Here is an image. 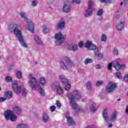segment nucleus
<instances>
[{"mask_svg":"<svg viewBox=\"0 0 128 128\" xmlns=\"http://www.w3.org/2000/svg\"><path fill=\"white\" fill-rule=\"evenodd\" d=\"M8 30L10 32H14V34L22 46H23V48H28L26 42L24 40V36L22 34V26H20V25L12 23L8 26Z\"/></svg>","mask_w":128,"mask_h":128,"instance_id":"obj_1","label":"nucleus"},{"mask_svg":"<svg viewBox=\"0 0 128 128\" xmlns=\"http://www.w3.org/2000/svg\"><path fill=\"white\" fill-rule=\"evenodd\" d=\"M73 94L68 92L66 94V96L69 100V104L72 108L76 110L78 108V104L76 102V100H80L82 99V96H80V91L78 90H74Z\"/></svg>","mask_w":128,"mask_h":128,"instance_id":"obj_2","label":"nucleus"},{"mask_svg":"<svg viewBox=\"0 0 128 128\" xmlns=\"http://www.w3.org/2000/svg\"><path fill=\"white\" fill-rule=\"evenodd\" d=\"M20 16L21 18H23L24 20L26 22V30H28L31 32H34V23L32 21H30L28 18L26 13L24 12H21L20 13Z\"/></svg>","mask_w":128,"mask_h":128,"instance_id":"obj_3","label":"nucleus"},{"mask_svg":"<svg viewBox=\"0 0 128 128\" xmlns=\"http://www.w3.org/2000/svg\"><path fill=\"white\" fill-rule=\"evenodd\" d=\"M12 88L16 94H20L22 92V96H26V90L23 85L18 86V82L14 81L12 82Z\"/></svg>","mask_w":128,"mask_h":128,"instance_id":"obj_4","label":"nucleus"},{"mask_svg":"<svg viewBox=\"0 0 128 128\" xmlns=\"http://www.w3.org/2000/svg\"><path fill=\"white\" fill-rule=\"evenodd\" d=\"M28 78L29 80L28 84L30 86V88L33 90H36L40 86V84L38 83V80L36 78L32 76V74H30L28 76Z\"/></svg>","mask_w":128,"mask_h":128,"instance_id":"obj_5","label":"nucleus"},{"mask_svg":"<svg viewBox=\"0 0 128 128\" xmlns=\"http://www.w3.org/2000/svg\"><path fill=\"white\" fill-rule=\"evenodd\" d=\"M112 66H114L117 71L119 70H124L126 68V65L124 64H120L118 60H116L110 63L108 66V70H112Z\"/></svg>","mask_w":128,"mask_h":128,"instance_id":"obj_6","label":"nucleus"},{"mask_svg":"<svg viewBox=\"0 0 128 128\" xmlns=\"http://www.w3.org/2000/svg\"><path fill=\"white\" fill-rule=\"evenodd\" d=\"M103 118L106 122H108L110 120V122H114L116 118V112H114L112 116L111 119L110 120L108 116V108H106L102 112Z\"/></svg>","mask_w":128,"mask_h":128,"instance_id":"obj_7","label":"nucleus"},{"mask_svg":"<svg viewBox=\"0 0 128 128\" xmlns=\"http://www.w3.org/2000/svg\"><path fill=\"white\" fill-rule=\"evenodd\" d=\"M54 38L56 40L55 44L56 46H60L62 42H64V40L66 38V34H62L61 32L55 34Z\"/></svg>","mask_w":128,"mask_h":128,"instance_id":"obj_8","label":"nucleus"},{"mask_svg":"<svg viewBox=\"0 0 128 128\" xmlns=\"http://www.w3.org/2000/svg\"><path fill=\"white\" fill-rule=\"evenodd\" d=\"M116 84L112 82H110L106 87V91L107 92H114V90H116Z\"/></svg>","mask_w":128,"mask_h":128,"instance_id":"obj_9","label":"nucleus"},{"mask_svg":"<svg viewBox=\"0 0 128 128\" xmlns=\"http://www.w3.org/2000/svg\"><path fill=\"white\" fill-rule=\"evenodd\" d=\"M92 6H94L92 2L89 1L88 2V8L86 10V12L84 13L85 16L88 17L92 14Z\"/></svg>","mask_w":128,"mask_h":128,"instance_id":"obj_10","label":"nucleus"},{"mask_svg":"<svg viewBox=\"0 0 128 128\" xmlns=\"http://www.w3.org/2000/svg\"><path fill=\"white\" fill-rule=\"evenodd\" d=\"M72 6V4L70 2L66 0L64 2L63 10L65 12H68L70 10V6Z\"/></svg>","mask_w":128,"mask_h":128,"instance_id":"obj_11","label":"nucleus"},{"mask_svg":"<svg viewBox=\"0 0 128 128\" xmlns=\"http://www.w3.org/2000/svg\"><path fill=\"white\" fill-rule=\"evenodd\" d=\"M64 28H66V21L64 20H60L56 26V28L62 30H64Z\"/></svg>","mask_w":128,"mask_h":128,"instance_id":"obj_12","label":"nucleus"},{"mask_svg":"<svg viewBox=\"0 0 128 128\" xmlns=\"http://www.w3.org/2000/svg\"><path fill=\"white\" fill-rule=\"evenodd\" d=\"M63 60L65 62L66 64H67V66H74V62H72L68 56H65L63 58Z\"/></svg>","mask_w":128,"mask_h":128,"instance_id":"obj_13","label":"nucleus"},{"mask_svg":"<svg viewBox=\"0 0 128 128\" xmlns=\"http://www.w3.org/2000/svg\"><path fill=\"white\" fill-rule=\"evenodd\" d=\"M94 52L95 54L96 60H102V54L100 53V48L97 47L94 50Z\"/></svg>","mask_w":128,"mask_h":128,"instance_id":"obj_14","label":"nucleus"},{"mask_svg":"<svg viewBox=\"0 0 128 128\" xmlns=\"http://www.w3.org/2000/svg\"><path fill=\"white\" fill-rule=\"evenodd\" d=\"M85 46H86V48H89V50H94L95 48H98V46H96L94 44H92V42H90V41H88L85 44Z\"/></svg>","mask_w":128,"mask_h":128,"instance_id":"obj_15","label":"nucleus"},{"mask_svg":"<svg viewBox=\"0 0 128 128\" xmlns=\"http://www.w3.org/2000/svg\"><path fill=\"white\" fill-rule=\"evenodd\" d=\"M12 112L10 110H7L4 112V116L6 120H10V118L12 116Z\"/></svg>","mask_w":128,"mask_h":128,"instance_id":"obj_16","label":"nucleus"},{"mask_svg":"<svg viewBox=\"0 0 128 128\" xmlns=\"http://www.w3.org/2000/svg\"><path fill=\"white\" fill-rule=\"evenodd\" d=\"M68 50H72V52H76L78 50V44H70L68 47Z\"/></svg>","mask_w":128,"mask_h":128,"instance_id":"obj_17","label":"nucleus"},{"mask_svg":"<svg viewBox=\"0 0 128 128\" xmlns=\"http://www.w3.org/2000/svg\"><path fill=\"white\" fill-rule=\"evenodd\" d=\"M59 80H60L62 84H68V80L64 75H60L59 76Z\"/></svg>","mask_w":128,"mask_h":128,"instance_id":"obj_18","label":"nucleus"},{"mask_svg":"<svg viewBox=\"0 0 128 128\" xmlns=\"http://www.w3.org/2000/svg\"><path fill=\"white\" fill-rule=\"evenodd\" d=\"M34 40L38 46H42V40H40V38L38 36H34Z\"/></svg>","mask_w":128,"mask_h":128,"instance_id":"obj_19","label":"nucleus"},{"mask_svg":"<svg viewBox=\"0 0 128 128\" xmlns=\"http://www.w3.org/2000/svg\"><path fill=\"white\" fill-rule=\"evenodd\" d=\"M42 120L44 122L46 123L48 122H50V116L48 114H44L42 116Z\"/></svg>","mask_w":128,"mask_h":128,"instance_id":"obj_20","label":"nucleus"},{"mask_svg":"<svg viewBox=\"0 0 128 128\" xmlns=\"http://www.w3.org/2000/svg\"><path fill=\"white\" fill-rule=\"evenodd\" d=\"M66 118H67L68 126H72V124H74V120H72V118L70 116H66Z\"/></svg>","mask_w":128,"mask_h":128,"instance_id":"obj_21","label":"nucleus"},{"mask_svg":"<svg viewBox=\"0 0 128 128\" xmlns=\"http://www.w3.org/2000/svg\"><path fill=\"white\" fill-rule=\"evenodd\" d=\"M5 98L10 100V98H12V92L10 91H7L4 94Z\"/></svg>","mask_w":128,"mask_h":128,"instance_id":"obj_22","label":"nucleus"},{"mask_svg":"<svg viewBox=\"0 0 128 128\" xmlns=\"http://www.w3.org/2000/svg\"><path fill=\"white\" fill-rule=\"evenodd\" d=\"M13 112L14 114H22V109L18 106H15L14 108Z\"/></svg>","mask_w":128,"mask_h":128,"instance_id":"obj_23","label":"nucleus"},{"mask_svg":"<svg viewBox=\"0 0 128 128\" xmlns=\"http://www.w3.org/2000/svg\"><path fill=\"white\" fill-rule=\"evenodd\" d=\"M124 21L121 22L117 26V29L118 30H122L124 28Z\"/></svg>","mask_w":128,"mask_h":128,"instance_id":"obj_24","label":"nucleus"},{"mask_svg":"<svg viewBox=\"0 0 128 128\" xmlns=\"http://www.w3.org/2000/svg\"><path fill=\"white\" fill-rule=\"evenodd\" d=\"M90 109L91 112H96V110H98V108L96 107V103L92 102L90 106Z\"/></svg>","mask_w":128,"mask_h":128,"instance_id":"obj_25","label":"nucleus"},{"mask_svg":"<svg viewBox=\"0 0 128 128\" xmlns=\"http://www.w3.org/2000/svg\"><path fill=\"white\" fill-rule=\"evenodd\" d=\"M60 66L62 70H68V67L66 66V64L64 61L62 60L60 62Z\"/></svg>","mask_w":128,"mask_h":128,"instance_id":"obj_26","label":"nucleus"},{"mask_svg":"<svg viewBox=\"0 0 128 128\" xmlns=\"http://www.w3.org/2000/svg\"><path fill=\"white\" fill-rule=\"evenodd\" d=\"M16 78H18V80H20L22 76V71H17L16 73Z\"/></svg>","mask_w":128,"mask_h":128,"instance_id":"obj_27","label":"nucleus"},{"mask_svg":"<svg viewBox=\"0 0 128 128\" xmlns=\"http://www.w3.org/2000/svg\"><path fill=\"white\" fill-rule=\"evenodd\" d=\"M46 82V78H44V77H41L40 79V84H41V86H45Z\"/></svg>","mask_w":128,"mask_h":128,"instance_id":"obj_28","label":"nucleus"},{"mask_svg":"<svg viewBox=\"0 0 128 128\" xmlns=\"http://www.w3.org/2000/svg\"><path fill=\"white\" fill-rule=\"evenodd\" d=\"M42 32L44 34H46V32H50V28L44 26L42 28Z\"/></svg>","mask_w":128,"mask_h":128,"instance_id":"obj_29","label":"nucleus"},{"mask_svg":"<svg viewBox=\"0 0 128 128\" xmlns=\"http://www.w3.org/2000/svg\"><path fill=\"white\" fill-rule=\"evenodd\" d=\"M92 60L90 58H86L84 61V64L86 66L88 64H92Z\"/></svg>","mask_w":128,"mask_h":128,"instance_id":"obj_30","label":"nucleus"},{"mask_svg":"<svg viewBox=\"0 0 128 128\" xmlns=\"http://www.w3.org/2000/svg\"><path fill=\"white\" fill-rule=\"evenodd\" d=\"M57 93L58 94H64V91L62 90V89L60 86H59L57 88Z\"/></svg>","mask_w":128,"mask_h":128,"instance_id":"obj_31","label":"nucleus"},{"mask_svg":"<svg viewBox=\"0 0 128 128\" xmlns=\"http://www.w3.org/2000/svg\"><path fill=\"white\" fill-rule=\"evenodd\" d=\"M16 116L14 114H12L10 118V120L11 122H16Z\"/></svg>","mask_w":128,"mask_h":128,"instance_id":"obj_32","label":"nucleus"},{"mask_svg":"<svg viewBox=\"0 0 128 128\" xmlns=\"http://www.w3.org/2000/svg\"><path fill=\"white\" fill-rule=\"evenodd\" d=\"M6 82H10L12 80V78L10 76H7L5 78Z\"/></svg>","mask_w":128,"mask_h":128,"instance_id":"obj_33","label":"nucleus"},{"mask_svg":"<svg viewBox=\"0 0 128 128\" xmlns=\"http://www.w3.org/2000/svg\"><path fill=\"white\" fill-rule=\"evenodd\" d=\"M17 128H28V125L26 124H19L17 126Z\"/></svg>","mask_w":128,"mask_h":128,"instance_id":"obj_34","label":"nucleus"},{"mask_svg":"<svg viewBox=\"0 0 128 128\" xmlns=\"http://www.w3.org/2000/svg\"><path fill=\"white\" fill-rule=\"evenodd\" d=\"M60 85L58 83H53L52 84V90H56V88L58 89V88H59Z\"/></svg>","mask_w":128,"mask_h":128,"instance_id":"obj_35","label":"nucleus"},{"mask_svg":"<svg viewBox=\"0 0 128 128\" xmlns=\"http://www.w3.org/2000/svg\"><path fill=\"white\" fill-rule=\"evenodd\" d=\"M86 86L87 90H90V88H92V82H88L86 84Z\"/></svg>","mask_w":128,"mask_h":128,"instance_id":"obj_36","label":"nucleus"},{"mask_svg":"<svg viewBox=\"0 0 128 128\" xmlns=\"http://www.w3.org/2000/svg\"><path fill=\"white\" fill-rule=\"evenodd\" d=\"M101 40L102 42H106V36L104 34H103L101 36Z\"/></svg>","mask_w":128,"mask_h":128,"instance_id":"obj_37","label":"nucleus"},{"mask_svg":"<svg viewBox=\"0 0 128 128\" xmlns=\"http://www.w3.org/2000/svg\"><path fill=\"white\" fill-rule=\"evenodd\" d=\"M39 92L40 96H44V90L42 88H39Z\"/></svg>","mask_w":128,"mask_h":128,"instance_id":"obj_38","label":"nucleus"},{"mask_svg":"<svg viewBox=\"0 0 128 128\" xmlns=\"http://www.w3.org/2000/svg\"><path fill=\"white\" fill-rule=\"evenodd\" d=\"M103 14V10L102 9H100L98 12H97V15L99 16H100Z\"/></svg>","mask_w":128,"mask_h":128,"instance_id":"obj_39","label":"nucleus"},{"mask_svg":"<svg viewBox=\"0 0 128 128\" xmlns=\"http://www.w3.org/2000/svg\"><path fill=\"white\" fill-rule=\"evenodd\" d=\"M116 76H118V78H122V73L120 72L117 71L116 72Z\"/></svg>","mask_w":128,"mask_h":128,"instance_id":"obj_40","label":"nucleus"},{"mask_svg":"<svg viewBox=\"0 0 128 128\" xmlns=\"http://www.w3.org/2000/svg\"><path fill=\"white\" fill-rule=\"evenodd\" d=\"M113 54L114 56H118V49L114 48L113 51Z\"/></svg>","mask_w":128,"mask_h":128,"instance_id":"obj_41","label":"nucleus"},{"mask_svg":"<svg viewBox=\"0 0 128 128\" xmlns=\"http://www.w3.org/2000/svg\"><path fill=\"white\" fill-rule=\"evenodd\" d=\"M104 84V82L102 81H98L96 83V86H102Z\"/></svg>","mask_w":128,"mask_h":128,"instance_id":"obj_42","label":"nucleus"},{"mask_svg":"<svg viewBox=\"0 0 128 128\" xmlns=\"http://www.w3.org/2000/svg\"><path fill=\"white\" fill-rule=\"evenodd\" d=\"M38 2L36 0H34L32 4V6H36V4H38Z\"/></svg>","mask_w":128,"mask_h":128,"instance_id":"obj_43","label":"nucleus"},{"mask_svg":"<svg viewBox=\"0 0 128 128\" xmlns=\"http://www.w3.org/2000/svg\"><path fill=\"white\" fill-rule=\"evenodd\" d=\"M124 82H128V74L124 76L123 78Z\"/></svg>","mask_w":128,"mask_h":128,"instance_id":"obj_44","label":"nucleus"},{"mask_svg":"<svg viewBox=\"0 0 128 128\" xmlns=\"http://www.w3.org/2000/svg\"><path fill=\"white\" fill-rule=\"evenodd\" d=\"M70 88V84H67L65 86V90H68Z\"/></svg>","mask_w":128,"mask_h":128,"instance_id":"obj_45","label":"nucleus"},{"mask_svg":"<svg viewBox=\"0 0 128 128\" xmlns=\"http://www.w3.org/2000/svg\"><path fill=\"white\" fill-rule=\"evenodd\" d=\"M72 4H80V0H72Z\"/></svg>","mask_w":128,"mask_h":128,"instance_id":"obj_46","label":"nucleus"},{"mask_svg":"<svg viewBox=\"0 0 128 128\" xmlns=\"http://www.w3.org/2000/svg\"><path fill=\"white\" fill-rule=\"evenodd\" d=\"M4 100H6V97H0V102H4Z\"/></svg>","mask_w":128,"mask_h":128,"instance_id":"obj_47","label":"nucleus"},{"mask_svg":"<svg viewBox=\"0 0 128 128\" xmlns=\"http://www.w3.org/2000/svg\"><path fill=\"white\" fill-rule=\"evenodd\" d=\"M84 42L82 41L80 42L78 44V46H80V48H82Z\"/></svg>","mask_w":128,"mask_h":128,"instance_id":"obj_48","label":"nucleus"},{"mask_svg":"<svg viewBox=\"0 0 128 128\" xmlns=\"http://www.w3.org/2000/svg\"><path fill=\"white\" fill-rule=\"evenodd\" d=\"M50 110L52 111V112H54V110H56V107L53 106H51L50 107Z\"/></svg>","mask_w":128,"mask_h":128,"instance_id":"obj_49","label":"nucleus"},{"mask_svg":"<svg viewBox=\"0 0 128 128\" xmlns=\"http://www.w3.org/2000/svg\"><path fill=\"white\" fill-rule=\"evenodd\" d=\"M56 105L58 108H60V101H56Z\"/></svg>","mask_w":128,"mask_h":128,"instance_id":"obj_50","label":"nucleus"},{"mask_svg":"<svg viewBox=\"0 0 128 128\" xmlns=\"http://www.w3.org/2000/svg\"><path fill=\"white\" fill-rule=\"evenodd\" d=\"M120 16V14L118 12H116V14L115 15V18L116 19L118 20V16Z\"/></svg>","mask_w":128,"mask_h":128,"instance_id":"obj_51","label":"nucleus"},{"mask_svg":"<svg viewBox=\"0 0 128 128\" xmlns=\"http://www.w3.org/2000/svg\"><path fill=\"white\" fill-rule=\"evenodd\" d=\"M52 2H54V0H48V5L52 4Z\"/></svg>","mask_w":128,"mask_h":128,"instance_id":"obj_52","label":"nucleus"},{"mask_svg":"<svg viewBox=\"0 0 128 128\" xmlns=\"http://www.w3.org/2000/svg\"><path fill=\"white\" fill-rule=\"evenodd\" d=\"M100 67H101V66H100V64H98L96 66V68H97L98 70L100 68Z\"/></svg>","mask_w":128,"mask_h":128,"instance_id":"obj_53","label":"nucleus"},{"mask_svg":"<svg viewBox=\"0 0 128 128\" xmlns=\"http://www.w3.org/2000/svg\"><path fill=\"white\" fill-rule=\"evenodd\" d=\"M101 2H108V0H100Z\"/></svg>","mask_w":128,"mask_h":128,"instance_id":"obj_54","label":"nucleus"},{"mask_svg":"<svg viewBox=\"0 0 128 128\" xmlns=\"http://www.w3.org/2000/svg\"><path fill=\"white\" fill-rule=\"evenodd\" d=\"M126 114H128V105L126 106Z\"/></svg>","mask_w":128,"mask_h":128,"instance_id":"obj_55","label":"nucleus"},{"mask_svg":"<svg viewBox=\"0 0 128 128\" xmlns=\"http://www.w3.org/2000/svg\"><path fill=\"white\" fill-rule=\"evenodd\" d=\"M112 124H108V127L109 128H112Z\"/></svg>","mask_w":128,"mask_h":128,"instance_id":"obj_56","label":"nucleus"},{"mask_svg":"<svg viewBox=\"0 0 128 128\" xmlns=\"http://www.w3.org/2000/svg\"><path fill=\"white\" fill-rule=\"evenodd\" d=\"M48 8H49V10H54L52 9V7H50V6H48Z\"/></svg>","mask_w":128,"mask_h":128,"instance_id":"obj_57","label":"nucleus"},{"mask_svg":"<svg viewBox=\"0 0 128 128\" xmlns=\"http://www.w3.org/2000/svg\"><path fill=\"white\" fill-rule=\"evenodd\" d=\"M79 110H80V112H84V109H80Z\"/></svg>","mask_w":128,"mask_h":128,"instance_id":"obj_58","label":"nucleus"},{"mask_svg":"<svg viewBox=\"0 0 128 128\" xmlns=\"http://www.w3.org/2000/svg\"><path fill=\"white\" fill-rule=\"evenodd\" d=\"M85 100H86V99H84V98H82V102H85Z\"/></svg>","mask_w":128,"mask_h":128,"instance_id":"obj_59","label":"nucleus"},{"mask_svg":"<svg viewBox=\"0 0 128 128\" xmlns=\"http://www.w3.org/2000/svg\"><path fill=\"white\" fill-rule=\"evenodd\" d=\"M122 4H124V3L122 2H121L120 3V6H122Z\"/></svg>","mask_w":128,"mask_h":128,"instance_id":"obj_60","label":"nucleus"},{"mask_svg":"<svg viewBox=\"0 0 128 128\" xmlns=\"http://www.w3.org/2000/svg\"><path fill=\"white\" fill-rule=\"evenodd\" d=\"M0 90H2V87H0Z\"/></svg>","mask_w":128,"mask_h":128,"instance_id":"obj_61","label":"nucleus"},{"mask_svg":"<svg viewBox=\"0 0 128 128\" xmlns=\"http://www.w3.org/2000/svg\"><path fill=\"white\" fill-rule=\"evenodd\" d=\"M35 64H38V62H35Z\"/></svg>","mask_w":128,"mask_h":128,"instance_id":"obj_62","label":"nucleus"}]
</instances>
